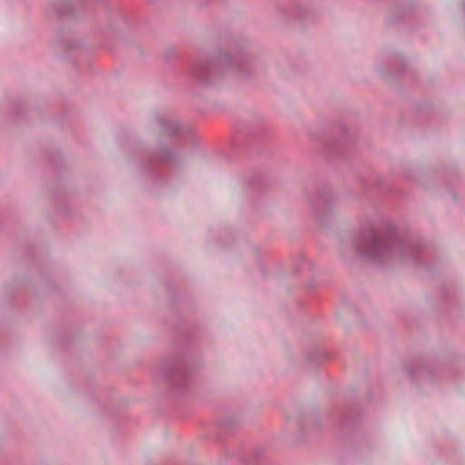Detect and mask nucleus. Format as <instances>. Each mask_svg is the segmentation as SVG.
<instances>
[{
    "instance_id": "obj_1",
    "label": "nucleus",
    "mask_w": 465,
    "mask_h": 465,
    "mask_svg": "<svg viewBox=\"0 0 465 465\" xmlns=\"http://www.w3.org/2000/svg\"><path fill=\"white\" fill-rule=\"evenodd\" d=\"M371 250L370 251V254H376L381 251V249L384 247L382 241L377 237L372 236L371 239Z\"/></svg>"
}]
</instances>
